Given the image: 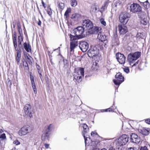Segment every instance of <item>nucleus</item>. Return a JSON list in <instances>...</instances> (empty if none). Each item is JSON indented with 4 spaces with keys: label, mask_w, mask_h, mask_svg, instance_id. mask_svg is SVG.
I'll return each instance as SVG.
<instances>
[{
    "label": "nucleus",
    "mask_w": 150,
    "mask_h": 150,
    "mask_svg": "<svg viewBox=\"0 0 150 150\" xmlns=\"http://www.w3.org/2000/svg\"><path fill=\"white\" fill-rule=\"evenodd\" d=\"M118 30L121 34H125L128 31L127 27L124 25H118Z\"/></svg>",
    "instance_id": "18"
},
{
    "label": "nucleus",
    "mask_w": 150,
    "mask_h": 150,
    "mask_svg": "<svg viewBox=\"0 0 150 150\" xmlns=\"http://www.w3.org/2000/svg\"><path fill=\"white\" fill-rule=\"evenodd\" d=\"M124 71L127 73H128L129 72V69L128 67H125L123 68Z\"/></svg>",
    "instance_id": "35"
},
{
    "label": "nucleus",
    "mask_w": 150,
    "mask_h": 150,
    "mask_svg": "<svg viewBox=\"0 0 150 150\" xmlns=\"http://www.w3.org/2000/svg\"><path fill=\"white\" fill-rule=\"evenodd\" d=\"M71 42L70 43V48L71 51H73L75 47L77 45L78 42L77 40L82 38V37H79L76 35H74L70 34L69 35Z\"/></svg>",
    "instance_id": "3"
},
{
    "label": "nucleus",
    "mask_w": 150,
    "mask_h": 150,
    "mask_svg": "<svg viewBox=\"0 0 150 150\" xmlns=\"http://www.w3.org/2000/svg\"><path fill=\"white\" fill-rule=\"evenodd\" d=\"M31 132V129L28 125H26L23 126L18 132L19 135L22 136L26 135Z\"/></svg>",
    "instance_id": "7"
},
{
    "label": "nucleus",
    "mask_w": 150,
    "mask_h": 150,
    "mask_svg": "<svg viewBox=\"0 0 150 150\" xmlns=\"http://www.w3.org/2000/svg\"><path fill=\"white\" fill-rule=\"evenodd\" d=\"M30 76L31 83H35L34 81V78L33 77V76L31 75V74H30Z\"/></svg>",
    "instance_id": "40"
},
{
    "label": "nucleus",
    "mask_w": 150,
    "mask_h": 150,
    "mask_svg": "<svg viewBox=\"0 0 150 150\" xmlns=\"http://www.w3.org/2000/svg\"><path fill=\"white\" fill-rule=\"evenodd\" d=\"M79 47L83 52H85L88 48V43L85 41H81L79 43Z\"/></svg>",
    "instance_id": "15"
},
{
    "label": "nucleus",
    "mask_w": 150,
    "mask_h": 150,
    "mask_svg": "<svg viewBox=\"0 0 150 150\" xmlns=\"http://www.w3.org/2000/svg\"><path fill=\"white\" fill-rule=\"evenodd\" d=\"M58 5L59 7L60 8L62 9L64 8V4L62 3H59Z\"/></svg>",
    "instance_id": "39"
},
{
    "label": "nucleus",
    "mask_w": 150,
    "mask_h": 150,
    "mask_svg": "<svg viewBox=\"0 0 150 150\" xmlns=\"http://www.w3.org/2000/svg\"><path fill=\"white\" fill-rule=\"evenodd\" d=\"M2 128V127H1V128H0V134H2L3 132V131Z\"/></svg>",
    "instance_id": "53"
},
{
    "label": "nucleus",
    "mask_w": 150,
    "mask_h": 150,
    "mask_svg": "<svg viewBox=\"0 0 150 150\" xmlns=\"http://www.w3.org/2000/svg\"><path fill=\"white\" fill-rule=\"evenodd\" d=\"M99 53L98 50L96 47L91 48L88 52V55L89 57L95 59V57H98Z\"/></svg>",
    "instance_id": "6"
},
{
    "label": "nucleus",
    "mask_w": 150,
    "mask_h": 150,
    "mask_svg": "<svg viewBox=\"0 0 150 150\" xmlns=\"http://www.w3.org/2000/svg\"><path fill=\"white\" fill-rule=\"evenodd\" d=\"M41 21H40V20H39V21L38 23V25L39 26H40L41 25Z\"/></svg>",
    "instance_id": "52"
},
{
    "label": "nucleus",
    "mask_w": 150,
    "mask_h": 150,
    "mask_svg": "<svg viewBox=\"0 0 150 150\" xmlns=\"http://www.w3.org/2000/svg\"><path fill=\"white\" fill-rule=\"evenodd\" d=\"M82 25L84 28V29H86L87 30H90L93 26V25L89 20H84L82 22Z\"/></svg>",
    "instance_id": "11"
},
{
    "label": "nucleus",
    "mask_w": 150,
    "mask_h": 150,
    "mask_svg": "<svg viewBox=\"0 0 150 150\" xmlns=\"http://www.w3.org/2000/svg\"><path fill=\"white\" fill-rule=\"evenodd\" d=\"M105 43L103 42V45L105 47H107V42L106 41V40H105Z\"/></svg>",
    "instance_id": "48"
},
{
    "label": "nucleus",
    "mask_w": 150,
    "mask_h": 150,
    "mask_svg": "<svg viewBox=\"0 0 150 150\" xmlns=\"http://www.w3.org/2000/svg\"><path fill=\"white\" fill-rule=\"evenodd\" d=\"M84 76V69L80 68L78 70L77 72L75 73L74 75V80H75L78 83H80L82 80V78Z\"/></svg>",
    "instance_id": "4"
},
{
    "label": "nucleus",
    "mask_w": 150,
    "mask_h": 150,
    "mask_svg": "<svg viewBox=\"0 0 150 150\" xmlns=\"http://www.w3.org/2000/svg\"><path fill=\"white\" fill-rule=\"evenodd\" d=\"M143 5L144 7L145 8L148 9V8L149 7V3L147 1L144 2Z\"/></svg>",
    "instance_id": "30"
},
{
    "label": "nucleus",
    "mask_w": 150,
    "mask_h": 150,
    "mask_svg": "<svg viewBox=\"0 0 150 150\" xmlns=\"http://www.w3.org/2000/svg\"><path fill=\"white\" fill-rule=\"evenodd\" d=\"M92 31L89 30V32L91 33H92L94 34H98L99 32H100V31L101 29V28L98 27H93L91 29Z\"/></svg>",
    "instance_id": "20"
},
{
    "label": "nucleus",
    "mask_w": 150,
    "mask_h": 150,
    "mask_svg": "<svg viewBox=\"0 0 150 150\" xmlns=\"http://www.w3.org/2000/svg\"><path fill=\"white\" fill-rule=\"evenodd\" d=\"M39 12L40 13V15H41V13L40 10H39Z\"/></svg>",
    "instance_id": "57"
},
{
    "label": "nucleus",
    "mask_w": 150,
    "mask_h": 150,
    "mask_svg": "<svg viewBox=\"0 0 150 150\" xmlns=\"http://www.w3.org/2000/svg\"><path fill=\"white\" fill-rule=\"evenodd\" d=\"M97 133L93 132H92L91 133V136L94 137L95 135L97 134Z\"/></svg>",
    "instance_id": "49"
},
{
    "label": "nucleus",
    "mask_w": 150,
    "mask_h": 150,
    "mask_svg": "<svg viewBox=\"0 0 150 150\" xmlns=\"http://www.w3.org/2000/svg\"><path fill=\"white\" fill-rule=\"evenodd\" d=\"M142 9L141 6L139 4L135 3L131 4L129 8L130 11L133 13L141 12Z\"/></svg>",
    "instance_id": "9"
},
{
    "label": "nucleus",
    "mask_w": 150,
    "mask_h": 150,
    "mask_svg": "<svg viewBox=\"0 0 150 150\" xmlns=\"http://www.w3.org/2000/svg\"><path fill=\"white\" fill-rule=\"evenodd\" d=\"M128 138L127 135L125 134L122 135L118 139V145L121 146L126 144L128 141Z\"/></svg>",
    "instance_id": "10"
},
{
    "label": "nucleus",
    "mask_w": 150,
    "mask_h": 150,
    "mask_svg": "<svg viewBox=\"0 0 150 150\" xmlns=\"http://www.w3.org/2000/svg\"><path fill=\"white\" fill-rule=\"evenodd\" d=\"M142 36V34L141 33H137L136 35V37L137 38H140Z\"/></svg>",
    "instance_id": "42"
},
{
    "label": "nucleus",
    "mask_w": 150,
    "mask_h": 150,
    "mask_svg": "<svg viewBox=\"0 0 150 150\" xmlns=\"http://www.w3.org/2000/svg\"><path fill=\"white\" fill-rule=\"evenodd\" d=\"M18 32L20 34V35L18 36V46L19 48H21L22 47L21 43L23 41V38L22 36L21 35V34L22 33V30L20 24H18Z\"/></svg>",
    "instance_id": "13"
},
{
    "label": "nucleus",
    "mask_w": 150,
    "mask_h": 150,
    "mask_svg": "<svg viewBox=\"0 0 150 150\" xmlns=\"http://www.w3.org/2000/svg\"><path fill=\"white\" fill-rule=\"evenodd\" d=\"M71 18L74 19L75 21H78L80 18V15L78 13H74L72 15Z\"/></svg>",
    "instance_id": "25"
},
{
    "label": "nucleus",
    "mask_w": 150,
    "mask_h": 150,
    "mask_svg": "<svg viewBox=\"0 0 150 150\" xmlns=\"http://www.w3.org/2000/svg\"><path fill=\"white\" fill-rule=\"evenodd\" d=\"M25 58L26 60L29 64H31L32 63L31 60L32 59V57L28 55V56L26 55L25 56Z\"/></svg>",
    "instance_id": "29"
},
{
    "label": "nucleus",
    "mask_w": 150,
    "mask_h": 150,
    "mask_svg": "<svg viewBox=\"0 0 150 150\" xmlns=\"http://www.w3.org/2000/svg\"><path fill=\"white\" fill-rule=\"evenodd\" d=\"M83 136L84 137V139H85V144H86V140H87V138H86L84 134L86 133V132L89 130V128L88 127V126L85 124H83Z\"/></svg>",
    "instance_id": "23"
},
{
    "label": "nucleus",
    "mask_w": 150,
    "mask_h": 150,
    "mask_svg": "<svg viewBox=\"0 0 150 150\" xmlns=\"http://www.w3.org/2000/svg\"><path fill=\"white\" fill-rule=\"evenodd\" d=\"M142 18L140 21L141 23L144 25H146L148 22V20L146 18V16L145 15V17L144 18Z\"/></svg>",
    "instance_id": "27"
},
{
    "label": "nucleus",
    "mask_w": 150,
    "mask_h": 150,
    "mask_svg": "<svg viewBox=\"0 0 150 150\" xmlns=\"http://www.w3.org/2000/svg\"><path fill=\"white\" fill-rule=\"evenodd\" d=\"M140 150H148L147 147L146 146H144V147H141Z\"/></svg>",
    "instance_id": "44"
},
{
    "label": "nucleus",
    "mask_w": 150,
    "mask_h": 150,
    "mask_svg": "<svg viewBox=\"0 0 150 150\" xmlns=\"http://www.w3.org/2000/svg\"><path fill=\"white\" fill-rule=\"evenodd\" d=\"M41 2L42 5V6H43L44 8H45L46 7V4L44 2L43 0H41Z\"/></svg>",
    "instance_id": "47"
},
{
    "label": "nucleus",
    "mask_w": 150,
    "mask_h": 150,
    "mask_svg": "<svg viewBox=\"0 0 150 150\" xmlns=\"http://www.w3.org/2000/svg\"><path fill=\"white\" fill-rule=\"evenodd\" d=\"M91 12L95 13L98 9V6L96 4H93L91 6Z\"/></svg>",
    "instance_id": "24"
},
{
    "label": "nucleus",
    "mask_w": 150,
    "mask_h": 150,
    "mask_svg": "<svg viewBox=\"0 0 150 150\" xmlns=\"http://www.w3.org/2000/svg\"><path fill=\"white\" fill-rule=\"evenodd\" d=\"M41 149H42L41 150H42V148H41Z\"/></svg>",
    "instance_id": "59"
},
{
    "label": "nucleus",
    "mask_w": 150,
    "mask_h": 150,
    "mask_svg": "<svg viewBox=\"0 0 150 150\" xmlns=\"http://www.w3.org/2000/svg\"><path fill=\"white\" fill-rule=\"evenodd\" d=\"M13 27H14H14H15V25H13Z\"/></svg>",
    "instance_id": "58"
},
{
    "label": "nucleus",
    "mask_w": 150,
    "mask_h": 150,
    "mask_svg": "<svg viewBox=\"0 0 150 150\" xmlns=\"http://www.w3.org/2000/svg\"><path fill=\"white\" fill-rule=\"evenodd\" d=\"M131 141L133 142L138 144L141 141V139L140 137L134 133H132L130 135Z\"/></svg>",
    "instance_id": "17"
},
{
    "label": "nucleus",
    "mask_w": 150,
    "mask_h": 150,
    "mask_svg": "<svg viewBox=\"0 0 150 150\" xmlns=\"http://www.w3.org/2000/svg\"><path fill=\"white\" fill-rule=\"evenodd\" d=\"M124 81V78L120 72L117 73L115 76V79L113 80L114 84L117 86H119Z\"/></svg>",
    "instance_id": "5"
},
{
    "label": "nucleus",
    "mask_w": 150,
    "mask_h": 150,
    "mask_svg": "<svg viewBox=\"0 0 150 150\" xmlns=\"http://www.w3.org/2000/svg\"><path fill=\"white\" fill-rule=\"evenodd\" d=\"M37 67L38 70V73H40L41 72V70L40 69V67L38 65H37Z\"/></svg>",
    "instance_id": "46"
},
{
    "label": "nucleus",
    "mask_w": 150,
    "mask_h": 150,
    "mask_svg": "<svg viewBox=\"0 0 150 150\" xmlns=\"http://www.w3.org/2000/svg\"><path fill=\"white\" fill-rule=\"evenodd\" d=\"M127 150H137V149L135 147H130L129 148H127Z\"/></svg>",
    "instance_id": "43"
},
{
    "label": "nucleus",
    "mask_w": 150,
    "mask_h": 150,
    "mask_svg": "<svg viewBox=\"0 0 150 150\" xmlns=\"http://www.w3.org/2000/svg\"><path fill=\"white\" fill-rule=\"evenodd\" d=\"M130 15L128 13H121L120 15L119 19L120 22L123 24H126L128 21Z\"/></svg>",
    "instance_id": "8"
},
{
    "label": "nucleus",
    "mask_w": 150,
    "mask_h": 150,
    "mask_svg": "<svg viewBox=\"0 0 150 150\" xmlns=\"http://www.w3.org/2000/svg\"><path fill=\"white\" fill-rule=\"evenodd\" d=\"M139 132L143 135H147L149 133V129L143 128L142 129H139Z\"/></svg>",
    "instance_id": "19"
},
{
    "label": "nucleus",
    "mask_w": 150,
    "mask_h": 150,
    "mask_svg": "<svg viewBox=\"0 0 150 150\" xmlns=\"http://www.w3.org/2000/svg\"><path fill=\"white\" fill-rule=\"evenodd\" d=\"M100 22L104 26L106 25V23L103 18H101L100 20Z\"/></svg>",
    "instance_id": "36"
},
{
    "label": "nucleus",
    "mask_w": 150,
    "mask_h": 150,
    "mask_svg": "<svg viewBox=\"0 0 150 150\" xmlns=\"http://www.w3.org/2000/svg\"><path fill=\"white\" fill-rule=\"evenodd\" d=\"M24 113L28 116L31 117H32L31 110V106L30 105L27 104L24 107Z\"/></svg>",
    "instance_id": "16"
},
{
    "label": "nucleus",
    "mask_w": 150,
    "mask_h": 150,
    "mask_svg": "<svg viewBox=\"0 0 150 150\" xmlns=\"http://www.w3.org/2000/svg\"><path fill=\"white\" fill-rule=\"evenodd\" d=\"M101 150H107L105 148H103L101 149ZM108 150H115V149L112 147H111L109 148Z\"/></svg>",
    "instance_id": "45"
},
{
    "label": "nucleus",
    "mask_w": 150,
    "mask_h": 150,
    "mask_svg": "<svg viewBox=\"0 0 150 150\" xmlns=\"http://www.w3.org/2000/svg\"><path fill=\"white\" fill-rule=\"evenodd\" d=\"M71 11V9L70 8H68L66 11L64 13V16H66L67 18L69 17V13H70Z\"/></svg>",
    "instance_id": "31"
},
{
    "label": "nucleus",
    "mask_w": 150,
    "mask_h": 150,
    "mask_svg": "<svg viewBox=\"0 0 150 150\" xmlns=\"http://www.w3.org/2000/svg\"><path fill=\"white\" fill-rule=\"evenodd\" d=\"M49 133L47 132L43 131V134H42L41 139L43 141H45L46 139H48L49 137Z\"/></svg>",
    "instance_id": "22"
},
{
    "label": "nucleus",
    "mask_w": 150,
    "mask_h": 150,
    "mask_svg": "<svg viewBox=\"0 0 150 150\" xmlns=\"http://www.w3.org/2000/svg\"><path fill=\"white\" fill-rule=\"evenodd\" d=\"M54 129L53 125L52 124H50L49 125L46 126L45 127L44 131L49 133L51 130Z\"/></svg>",
    "instance_id": "21"
},
{
    "label": "nucleus",
    "mask_w": 150,
    "mask_h": 150,
    "mask_svg": "<svg viewBox=\"0 0 150 150\" xmlns=\"http://www.w3.org/2000/svg\"><path fill=\"white\" fill-rule=\"evenodd\" d=\"M77 4V1L76 0H73L71 2V6L73 7L76 6Z\"/></svg>",
    "instance_id": "34"
},
{
    "label": "nucleus",
    "mask_w": 150,
    "mask_h": 150,
    "mask_svg": "<svg viewBox=\"0 0 150 150\" xmlns=\"http://www.w3.org/2000/svg\"><path fill=\"white\" fill-rule=\"evenodd\" d=\"M32 85V87L34 91V93L35 94L37 93V89L36 88V85L35 83H31Z\"/></svg>",
    "instance_id": "32"
},
{
    "label": "nucleus",
    "mask_w": 150,
    "mask_h": 150,
    "mask_svg": "<svg viewBox=\"0 0 150 150\" xmlns=\"http://www.w3.org/2000/svg\"><path fill=\"white\" fill-rule=\"evenodd\" d=\"M38 73L40 75V78L41 79V80H42V75L41 74V72H40V73Z\"/></svg>",
    "instance_id": "54"
},
{
    "label": "nucleus",
    "mask_w": 150,
    "mask_h": 150,
    "mask_svg": "<svg viewBox=\"0 0 150 150\" xmlns=\"http://www.w3.org/2000/svg\"><path fill=\"white\" fill-rule=\"evenodd\" d=\"M84 31V28L82 26H79L74 28L73 30L74 35H76L79 37H82V34Z\"/></svg>",
    "instance_id": "12"
},
{
    "label": "nucleus",
    "mask_w": 150,
    "mask_h": 150,
    "mask_svg": "<svg viewBox=\"0 0 150 150\" xmlns=\"http://www.w3.org/2000/svg\"><path fill=\"white\" fill-rule=\"evenodd\" d=\"M108 111L109 112H110V111L112 112V108H108Z\"/></svg>",
    "instance_id": "55"
},
{
    "label": "nucleus",
    "mask_w": 150,
    "mask_h": 150,
    "mask_svg": "<svg viewBox=\"0 0 150 150\" xmlns=\"http://www.w3.org/2000/svg\"><path fill=\"white\" fill-rule=\"evenodd\" d=\"M141 52H136L133 54H128L127 59L129 62L130 65L133 67L138 64V61L134 63L140 56Z\"/></svg>",
    "instance_id": "1"
},
{
    "label": "nucleus",
    "mask_w": 150,
    "mask_h": 150,
    "mask_svg": "<svg viewBox=\"0 0 150 150\" xmlns=\"http://www.w3.org/2000/svg\"><path fill=\"white\" fill-rule=\"evenodd\" d=\"M105 112H108V109H105V110H103Z\"/></svg>",
    "instance_id": "56"
},
{
    "label": "nucleus",
    "mask_w": 150,
    "mask_h": 150,
    "mask_svg": "<svg viewBox=\"0 0 150 150\" xmlns=\"http://www.w3.org/2000/svg\"><path fill=\"white\" fill-rule=\"evenodd\" d=\"M16 38L17 36L16 35H14L13 37V42L15 49L17 51L16 55L15 56V57L17 64H19L21 58V51L20 50H18L17 49V45Z\"/></svg>",
    "instance_id": "2"
},
{
    "label": "nucleus",
    "mask_w": 150,
    "mask_h": 150,
    "mask_svg": "<svg viewBox=\"0 0 150 150\" xmlns=\"http://www.w3.org/2000/svg\"><path fill=\"white\" fill-rule=\"evenodd\" d=\"M98 38L102 42L105 41L106 40L105 36H104L103 34L100 32H99L98 34Z\"/></svg>",
    "instance_id": "26"
},
{
    "label": "nucleus",
    "mask_w": 150,
    "mask_h": 150,
    "mask_svg": "<svg viewBox=\"0 0 150 150\" xmlns=\"http://www.w3.org/2000/svg\"><path fill=\"white\" fill-rule=\"evenodd\" d=\"M22 62L23 63V66H24L25 67H27L28 69V65L27 61H25V59H23Z\"/></svg>",
    "instance_id": "33"
},
{
    "label": "nucleus",
    "mask_w": 150,
    "mask_h": 150,
    "mask_svg": "<svg viewBox=\"0 0 150 150\" xmlns=\"http://www.w3.org/2000/svg\"><path fill=\"white\" fill-rule=\"evenodd\" d=\"M13 144H15L16 145H19L20 143L18 140L16 139L13 142Z\"/></svg>",
    "instance_id": "38"
},
{
    "label": "nucleus",
    "mask_w": 150,
    "mask_h": 150,
    "mask_svg": "<svg viewBox=\"0 0 150 150\" xmlns=\"http://www.w3.org/2000/svg\"><path fill=\"white\" fill-rule=\"evenodd\" d=\"M116 59L117 61L121 64H124L125 61V56L121 53L118 52L116 54Z\"/></svg>",
    "instance_id": "14"
},
{
    "label": "nucleus",
    "mask_w": 150,
    "mask_h": 150,
    "mask_svg": "<svg viewBox=\"0 0 150 150\" xmlns=\"http://www.w3.org/2000/svg\"><path fill=\"white\" fill-rule=\"evenodd\" d=\"M47 14L50 16H51L52 14V11L51 10V8H50L49 10H48L47 11Z\"/></svg>",
    "instance_id": "41"
},
{
    "label": "nucleus",
    "mask_w": 150,
    "mask_h": 150,
    "mask_svg": "<svg viewBox=\"0 0 150 150\" xmlns=\"http://www.w3.org/2000/svg\"><path fill=\"white\" fill-rule=\"evenodd\" d=\"M6 136L5 134L3 133L0 135V139H1L2 140L5 139Z\"/></svg>",
    "instance_id": "37"
},
{
    "label": "nucleus",
    "mask_w": 150,
    "mask_h": 150,
    "mask_svg": "<svg viewBox=\"0 0 150 150\" xmlns=\"http://www.w3.org/2000/svg\"><path fill=\"white\" fill-rule=\"evenodd\" d=\"M146 122L147 123L150 124V119H147L145 120Z\"/></svg>",
    "instance_id": "51"
},
{
    "label": "nucleus",
    "mask_w": 150,
    "mask_h": 150,
    "mask_svg": "<svg viewBox=\"0 0 150 150\" xmlns=\"http://www.w3.org/2000/svg\"><path fill=\"white\" fill-rule=\"evenodd\" d=\"M23 45L24 48L26 51L29 52L30 50V46L29 45H28L26 42L24 43Z\"/></svg>",
    "instance_id": "28"
},
{
    "label": "nucleus",
    "mask_w": 150,
    "mask_h": 150,
    "mask_svg": "<svg viewBox=\"0 0 150 150\" xmlns=\"http://www.w3.org/2000/svg\"><path fill=\"white\" fill-rule=\"evenodd\" d=\"M44 146H45V147L46 149H48L49 148V144H48L45 143L44 144Z\"/></svg>",
    "instance_id": "50"
}]
</instances>
